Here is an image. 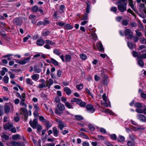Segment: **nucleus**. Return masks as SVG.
<instances>
[{
    "mask_svg": "<svg viewBox=\"0 0 146 146\" xmlns=\"http://www.w3.org/2000/svg\"><path fill=\"white\" fill-rule=\"evenodd\" d=\"M132 54L133 56L134 57H137L138 58V56H139L138 53L135 51H133L132 52Z\"/></svg>",
    "mask_w": 146,
    "mask_h": 146,
    "instance_id": "bf43d9fd",
    "label": "nucleus"
},
{
    "mask_svg": "<svg viewBox=\"0 0 146 146\" xmlns=\"http://www.w3.org/2000/svg\"><path fill=\"white\" fill-rule=\"evenodd\" d=\"M29 124L31 126L33 129L35 128L38 125L37 119H34L33 121L31 120L29 121Z\"/></svg>",
    "mask_w": 146,
    "mask_h": 146,
    "instance_id": "9d476101",
    "label": "nucleus"
},
{
    "mask_svg": "<svg viewBox=\"0 0 146 146\" xmlns=\"http://www.w3.org/2000/svg\"><path fill=\"white\" fill-rule=\"evenodd\" d=\"M88 127L89 129L91 131H94L95 129V127L91 124L89 125Z\"/></svg>",
    "mask_w": 146,
    "mask_h": 146,
    "instance_id": "864d4df0",
    "label": "nucleus"
},
{
    "mask_svg": "<svg viewBox=\"0 0 146 146\" xmlns=\"http://www.w3.org/2000/svg\"><path fill=\"white\" fill-rule=\"evenodd\" d=\"M141 59H139L138 61V64L141 67H143L144 65V63L141 60Z\"/></svg>",
    "mask_w": 146,
    "mask_h": 146,
    "instance_id": "a19ab883",
    "label": "nucleus"
},
{
    "mask_svg": "<svg viewBox=\"0 0 146 146\" xmlns=\"http://www.w3.org/2000/svg\"><path fill=\"white\" fill-rule=\"evenodd\" d=\"M146 58V53L142 55L140 54L138 56V59H142Z\"/></svg>",
    "mask_w": 146,
    "mask_h": 146,
    "instance_id": "e433bc0d",
    "label": "nucleus"
},
{
    "mask_svg": "<svg viewBox=\"0 0 146 146\" xmlns=\"http://www.w3.org/2000/svg\"><path fill=\"white\" fill-rule=\"evenodd\" d=\"M40 81L42 84H39L38 86V87L39 88H42L47 87L46 83L45 84V81L43 79H41Z\"/></svg>",
    "mask_w": 146,
    "mask_h": 146,
    "instance_id": "ddd939ff",
    "label": "nucleus"
},
{
    "mask_svg": "<svg viewBox=\"0 0 146 146\" xmlns=\"http://www.w3.org/2000/svg\"><path fill=\"white\" fill-rule=\"evenodd\" d=\"M50 60L52 63L55 65L57 66L58 65V62L55 59L53 58H50Z\"/></svg>",
    "mask_w": 146,
    "mask_h": 146,
    "instance_id": "c9c22d12",
    "label": "nucleus"
},
{
    "mask_svg": "<svg viewBox=\"0 0 146 146\" xmlns=\"http://www.w3.org/2000/svg\"><path fill=\"white\" fill-rule=\"evenodd\" d=\"M46 86L48 87V88H50V86L53 83V80L51 78H50L49 80L46 81Z\"/></svg>",
    "mask_w": 146,
    "mask_h": 146,
    "instance_id": "f3484780",
    "label": "nucleus"
},
{
    "mask_svg": "<svg viewBox=\"0 0 146 146\" xmlns=\"http://www.w3.org/2000/svg\"><path fill=\"white\" fill-rule=\"evenodd\" d=\"M96 46L99 51H102L104 50V48L101 42H99L97 43Z\"/></svg>",
    "mask_w": 146,
    "mask_h": 146,
    "instance_id": "dca6fc26",
    "label": "nucleus"
},
{
    "mask_svg": "<svg viewBox=\"0 0 146 146\" xmlns=\"http://www.w3.org/2000/svg\"><path fill=\"white\" fill-rule=\"evenodd\" d=\"M142 44H146V39L144 38H142L140 41Z\"/></svg>",
    "mask_w": 146,
    "mask_h": 146,
    "instance_id": "69168bd1",
    "label": "nucleus"
},
{
    "mask_svg": "<svg viewBox=\"0 0 146 146\" xmlns=\"http://www.w3.org/2000/svg\"><path fill=\"white\" fill-rule=\"evenodd\" d=\"M104 144L107 146H113V145L108 141H105L104 142Z\"/></svg>",
    "mask_w": 146,
    "mask_h": 146,
    "instance_id": "774afa93",
    "label": "nucleus"
},
{
    "mask_svg": "<svg viewBox=\"0 0 146 146\" xmlns=\"http://www.w3.org/2000/svg\"><path fill=\"white\" fill-rule=\"evenodd\" d=\"M9 78L7 76H5L4 77L3 81L6 84H7L9 82Z\"/></svg>",
    "mask_w": 146,
    "mask_h": 146,
    "instance_id": "79ce46f5",
    "label": "nucleus"
},
{
    "mask_svg": "<svg viewBox=\"0 0 146 146\" xmlns=\"http://www.w3.org/2000/svg\"><path fill=\"white\" fill-rule=\"evenodd\" d=\"M52 130L53 133V135L55 137H57L59 133V131L57 130L56 127H54L52 128Z\"/></svg>",
    "mask_w": 146,
    "mask_h": 146,
    "instance_id": "6ab92c4d",
    "label": "nucleus"
},
{
    "mask_svg": "<svg viewBox=\"0 0 146 146\" xmlns=\"http://www.w3.org/2000/svg\"><path fill=\"white\" fill-rule=\"evenodd\" d=\"M125 34L126 36H128L127 38L129 39H131L133 36L132 34V32L131 30L127 29L125 30Z\"/></svg>",
    "mask_w": 146,
    "mask_h": 146,
    "instance_id": "1a4fd4ad",
    "label": "nucleus"
},
{
    "mask_svg": "<svg viewBox=\"0 0 146 146\" xmlns=\"http://www.w3.org/2000/svg\"><path fill=\"white\" fill-rule=\"evenodd\" d=\"M129 5L132 9L135 11V8L134 7L133 4V1L132 0H128Z\"/></svg>",
    "mask_w": 146,
    "mask_h": 146,
    "instance_id": "cd10ccee",
    "label": "nucleus"
},
{
    "mask_svg": "<svg viewBox=\"0 0 146 146\" xmlns=\"http://www.w3.org/2000/svg\"><path fill=\"white\" fill-rule=\"evenodd\" d=\"M12 138L14 140L20 139H21V136L20 135L18 134H17L16 135H13L12 136Z\"/></svg>",
    "mask_w": 146,
    "mask_h": 146,
    "instance_id": "bb28decb",
    "label": "nucleus"
},
{
    "mask_svg": "<svg viewBox=\"0 0 146 146\" xmlns=\"http://www.w3.org/2000/svg\"><path fill=\"white\" fill-rule=\"evenodd\" d=\"M20 111H21V113L25 115L27 113V110L25 108H22L20 109Z\"/></svg>",
    "mask_w": 146,
    "mask_h": 146,
    "instance_id": "4c0bfd02",
    "label": "nucleus"
},
{
    "mask_svg": "<svg viewBox=\"0 0 146 146\" xmlns=\"http://www.w3.org/2000/svg\"><path fill=\"white\" fill-rule=\"evenodd\" d=\"M12 127H13V125L12 124L8 123L4 125V128L6 130H8L10 131Z\"/></svg>",
    "mask_w": 146,
    "mask_h": 146,
    "instance_id": "2eb2a0df",
    "label": "nucleus"
},
{
    "mask_svg": "<svg viewBox=\"0 0 146 146\" xmlns=\"http://www.w3.org/2000/svg\"><path fill=\"white\" fill-rule=\"evenodd\" d=\"M34 70L35 73H39L41 71L40 68H37L36 65H35L34 68Z\"/></svg>",
    "mask_w": 146,
    "mask_h": 146,
    "instance_id": "72a5a7b5",
    "label": "nucleus"
},
{
    "mask_svg": "<svg viewBox=\"0 0 146 146\" xmlns=\"http://www.w3.org/2000/svg\"><path fill=\"white\" fill-rule=\"evenodd\" d=\"M56 121L58 123V127L60 130H62L64 127L66 126L65 123L60 119H56Z\"/></svg>",
    "mask_w": 146,
    "mask_h": 146,
    "instance_id": "0eeeda50",
    "label": "nucleus"
},
{
    "mask_svg": "<svg viewBox=\"0 0 146 146\" xmlns=\"http://www.w3.org/2000/svg\"><path fill=\"white\" fill-rule=\"evenodd\" d=\"M45 44L44 46V47L47 49H49L51 48L50 46L55 44L54 43L50 40H46L45 41Z\"/></svg>",
    "mask_w": 146,
    "mask_h": 146,
    "instance_id": "423d86ee",
    "label": "nucleus"
},
{
    "mask_svg": "<svg viewBox=\"0 0 146 146\" xmlns=\"http://www.w3.org/2000/svg\"><path fill=\"white\" fill-rule=\"evenodd\" d=\"M130 26L132 27H136L137 26V24L135 22H133L130 23Z\"/></svg>",
    "mask_w": 146,
    "mask_h": 146,
    "instance_id": "338daca9",
    "label": "nucleus"
},
{
    "mask_svg": "<svg viewBox=\"0 0 146 146\" xmlns=\"http://www.w3.org/2000/svg\"><path fill=\"white\" fill-rule=\"evenodd\" d=\"M100 131L103 134H106V131L105 129L103 128H100Z\"/></svg>",
    "mask_w": 146,
    "mask_h": 146,
    "instance_id": "680f3d73",
    "label": "nucleus"
},
{
    "mask_svg": "<svg viewBox=\"0 0 146 146\" xmlns=\"http://www.w3.org/2000/svg\"><path fill=\"white\" fill-rule=\"evenodd\" d=\"M66 61L67 62H70L71 60V57L69 54H66L65 55Z\"/></svg>",
    "mask_w": 146,
    "mask_h": 146,
    "instance_id": "a878e982",
    "label": "nucleus"
},
{
    "mask_svg": "<svg viewBox=\"0 0 146 146\" xmlns=\"http://www.w3.org/2000/svg\"><path fill=\"white\" fill-rule=\"evenodd\" d=\"M136 35L138 37H141L142 36V34L139 31V29H137L135 31Z\"/></svg>",
    "mask_w": 146,
    "mask_h": 146,
    "instance_id": "3c124183",
    "label": "nucleus"
},
{
    "mask_svg": "<svg viewBox=\"0 0 146 146\" xmlns=\"http://www.w3.org/2000/svg\"><path fill=\"white\" fill-rule=\"evenodd\" d=\"M102 98L104 102L107 101L108 100V99L107 97L106 96V94L104 93L103 95L102 96Z\"/></svg>",
    "mask_w": 146,
    "mask_h": 146,
    "instance_id": "603ef678",
    "label": "nucleus"
},
{
    "mask_svg": "<svg viewBox=\"0 0 146 146\" xmlns=\"http://www.w3.org/2000/svg\"><path fill=\"white\" fill-rule=\"evenodd\" d=\"M65 104L66 106L69 109L73 108V106L68 102H66Z\"/></svg>",
    "mask_w": 146,
    "mask_h": 146,
    "instance_id": "f704fd0d",
    "label": "nucleus"
},
{
    "mask_svg": "<svg viewBox=\"0 0 146 146\" xmlns=\"http://www.w3.org/2000/svg\"><path fill=\"white\" fill-rule=\"evenodd\" d=\"M25 99H22L20 102V104L21 106H24L25 107H27V105L25 104Z\"/></svg>",
    "mask_w": 146,
    "mask_h": 146,
    "instance_id": "ea45409f",
    "label": "nucleus"
},
{
    "mask_svg": "<svg viewBox=\"0 0 146 146\" xmlns=\"http://www.w3.org/2000/svg\"><path fill=\"white\" fill-rule=\"evenodd\" d=\"M103 111L104 112L109 113L111 115H113L114 114V113L112 111L106 108L103 109Z\"/></svg>",
    "mask_w": 146,
    "mask_h": 146,
    "instance_id": "c756f323",
    "label": "nucleus"
},
{
    "mask_svg": "<svg viewBox=\"0 0 146 146\" xmlns=\"http://www.w3.org/2000/svg\"><path fill=\"white\" fill-rule=\"evenodd\" d=\"M91 36L92 38L95 40H96L97 39V37L95 33H92L91 34Z\"/></svg>",
    "mask_w": 146,
    "mask_h": 146,
    "instance_id": "09e8293b",
    "label": "nucleus"
},
{
    "mask_svg": "<svg viewBox=\"0 0 146 146\" xmlns=\"http://www.w3.org/2000/svg\"><path fill=\"white\" fill-rule=\"evenodd\" d=\"M45 124L46 126L47 129L50 128L52 126V124L48 121H46L45 123Z\"/></svg>",
    "mask_w": 146,
    "mask_h": 146,
    "instance_id": "a18cd8bd",
    "label": "nucleus"
},
{
    "mask_svg": "<svg viewBox=\"0 0 146 146\" xmlns=\"http://www.w3.org/2000/svg\"><path fill=\"white\" fill-rule=\"evenodd\" d=\"M125 140V137L122 136V135H119L118 137L117 140L119 142H122L124 141Z\"/></svg>",
    "mask_w": 146,
    "mask_h": 146,
    "instance_id": "473e14b6",
    "label": "nucleus"
},
{
    "mask_svg": "<svg viewBox=\"0 0 146 146\" xmlns=\"http://www.w3.org/2000/svg\"><path fill=\"white\" fill-rule=\"evenodd\" d=\"M134 106L136 108H140L143 106L142 104L140 103H135L134 105Z\"/></svg>",
    "mask_w": 146,
    "mask_h": 146,
    "instance_id": "c03bdc74",
    "label": "nucleus"
},
{
    "mask_svg": "<svg viewBox=\"0 0 146 146\" xmlns=\"http://www.w3.org/2000/svg\"><path fill=\"white\" fill-rule=\"evenodd\" d=\"M117 11V8L115 7H111L110 9V11L114 13H116Z\"/></svg>",
    "mask_w": 146,
    "mask_h": 146,
    "instance_id": "5fc2aeb1",
    "label": "nucleus"
},
{
    "mask_svg": "<svg viewBox=\"0 0 146 146\" xmlns=\"http://www.w3.org/2000/svg\"><path fill=\"white\" fill-rule=\"evenodd\" d=\"M31 59V56L25 58L21 60V65H24L28 63Z\"/></svg>",
    "mask_w": 146,
    "mask_h": 146,
    "instance_id": "4468645a",
    "label": "nucleus"
},
{
    "mask_svg": "<svg viewBox=\"0 0 146 146\" xmlns=\"http://www.w3.org/2000/svg\"><path fill=\"white\" fill-rule=\"evenodd\" d=\"M86 91L87 93L92 98H93V96L92 94L91 93L90 90L87 88H86Z\"/></svg>",
    "mask_w": 146,
    "mask_h": 146,
    "instance_id": "6e6d98bb",
    "label": "nucleus"
},
{
    "mask_svg": "<svg viewBox=\"0 0 146 146\" xmlns=\"http://www.w3.org/2000/svg\"><path fill=\"white\" fill-rule=\"evenodd\" d=\"M64 90L68 95H70L71 93V90L68 87H64Z\"/></svg>",
    "mask_w": 146,
    "mask_h": 146,
    "instance_id": "412c9836",
    "label": "nucleus"
},
{
    "mask_svg": "<svg viewBox=\"0 0 146 146\" xmlns=\"http://www.w3.org/2000/svg\"><path fill=\"white\" fill-rule=\"evenodd\" d=\"M50 33L48 31H43L42 32V34L43 36H46L47 35Z\"/></svg>",
    "mask_w": 146,
    "mask_h": 146,
    "instance_id": "8fccbe9b",
    "label": "nucleus"
},
{
    "mask_svg": "<svg viewBox=\"0 0 146 146\" xmlns=\"http://www.w3.org/2000/svg\"><path fill=\"white\" fill-rule=\"evenodd\" d=\"M2 70L0 71V74L2 76H4L5 74V72L8 71L7 69L5 68H2Z\"/></svg>",
    "mask_w": 146,
    "mask_h": 146,
    "instance_id": "c85d7f7f",
    "label": "nucleus"
},
{
    "mask_svg": "<svg viewBox=\"0 0 146 146\" xmlns=\"http://www.w3.org/2000/svg\"><path fill=\"white\" fill-rule=\"evenodd\" d=\"M4 110L5 113L7 114L10 112L14 111V107L13 105L10 104H6L4 106Z\"/></svg>",
    "mask_w": 146,
    "mask_h": 146,
    "instance_id": "20e7f679",
    "label": "nucleus"
},
{
    "mask_svg": "<svg viewBox=\"0 0 146 146\" xmlns=\"http://www.w3.org/2000/svg\"><path fill=\"white\" fill-rule=\"evenodd\" d=\"M118 5L117 8L118 10L120 12L123 13L126 10L127 4L122 3L120 1H119L117 3Z\"/></svg>",
    "mask_w": 146,
    "mask_h": 146,
    "instance_id": "f03ea898",
    "label": "nucleus"
},
{
    "mask_svg": "<svg viewBox=\"0 0 146 146\" xmlns=\"http://www.w3.org/2000/svg\"><path fill=\"white\" fill-rule=\"evenodd\" d=\"M102 77L103 78L102 82L105 85H107L108 83V76L103 72L101 73Z\"/></svg>",
    "mask_w": 146,
    "mask_h": 146,
    "instance_id": "6e6552de",
    "label": "nucleus"
},
{
    "mask_svg": "<svg viewBox=\"0 0 146 146\" xmlns=\"http://www.w3.org/2000/svg\"><path fill=\"white\" fill-rule=\"evenodd\" d=\"M31 37V36L29 35H28L27 36L25 37L23 39V41L24 42H26L27 40L29 39V38Z\"/></svg>",
    "mask_w": 146,
    "mask_h": 146,
    "instance_id": "13d9d810",
    "label": "nucleus"
},
{
    "mask_svg": "<svg viewBox=\"0 0 146 146\" xmlns=\"http://www.w3.org/2000/svg\"><path fill=\"white\" fill-rule=\"evenodd\" d=\"M80 58L83 60H85L87 58V56L84 53H82L80 55Z\"/></svg>",
    "mask_w": 146,
    "mask_h": 146,
    "instance_id": "2f4dec72",
    "label": "nucleus"
},
{
    "mask_svg": "<svg viewBox=\"0 0 146 146\" xmlns=\"http://www.w3.org/2000/svg\"><path fill=\"white\" fill-rule=\"evenodd\" d=\"M2 137L6 140H7L9 139V136L6 134L3 135Z\"/></svg>",
    "mask_w": 146,
    "mask_h": 146,
    "instance_id": "052dcab7",
    "label": "nucleus"
},
{
    "mask_svg": "<svg viewBox=\"0 0 146 146\" xmlns=\"http://www.w3.org/2000/svg\"><path fill=\"white\" fill-rule=\"evenodd\" d=\"M70 102L72 104H73L74 102H76L80 107H84L86 105V103L82 101L81 99H77L76 98H73L70 100Z\"/></svg>",
    "mask_w": 146,
    "mask_h": 146,
    "instance_id": "7ed1b4c3",
    "label": "nucleus"
},
{
    "mask_svg": "<svg viewBox=\"0 0 146 146\" xmlns=\"http://www.w3.org/2000/svg\"><path fill=\"white\" fill-rule=\"evenodd\" d=\"M38 10V7L36 6H34L32 8V11L34 12H36Z\"/></svg>",
    "mask_w": 146,
    "mask_h": 146,
    "instance_id": "58836bf2",
    "label": "nucleus"
},
{
    "mask_svg": "<svg viewBox=\"0 0 146 146\" xmlns=\"http://www.w3.org/2000/svg\"><path fill=\"white\" fill-rule=\"evenodd\" d=\"M8 73L10 74L9 76L11 79H13L15 78V75L13 74L11 72H9Z\"/></svg>",
    "mask_w": 146,
    "mask_h": 146,
    "instance_id": "0e129e2a",
    "label": "nucleus"
},
{
    "mask_svg": "<svg viewBox=\"0 0 146 146\" xmlns=\"http://www.w3.org/2000/svg\"><path fill=\"white\" fill-rule=\"evenodd\" d=\"M104 102H105L104 103H101V105L103 104L106 107H108L109 106L110 107V103L109 100H108L107 101Z\"/></svg>",
    "mask_w": 146,
    "mask_h": 146,
    "instance_id": "7c9ffc66",
    "label": "nucleus"
},
{
    "mask_svg": "<svg viewBox=\"0 0 146 146\" xmlns=\"http://www.w3.org/2000/svg\"><path fill=\"white\" fill-rule=\"evenodd\" d=\"M73 28V27L69 24H66L64 26V29L67 30L72 29Z\"/></svg>",
    "mask_w": 146,
    "mask_h": 146,
    "instance_id": "5701e85b",
    "label": "nucleus"
},
{
    "mask_svg": "<svg viewBox=\"0 0 146 146\" xmlns=\"http://www.w3.org/2000/svg\"><path fill=\"white\" fill-rule=\"evenodd\" d=\"M86 108L88 111L90 113H93L95 110L94 108L92 105H88L86 106Z\"/></svg>",
    "mask_w": 146,
    "mask_h": 146,
    "instance_id": "9b49d317",
    "label": "nucleus"
},
{
    "mask_svg": "<svg viewBox=\"0 0 146 146\" xmlns=\"http://www.w3.org/2000/svg\"><path fill=\"white\" fill-rule=\"evenodd\" d=\"M122 23L123 25L126 26L128 25V22L127 20H123L122 21Z\"/></svg>",
    "mask_w": 146,
    "mask_h": 146,
    "instance_id": "4d7b16f0",
    "label": "nucleus"
},
{
    "mask_svg": "<svg viewBox=\"0 0 146 146\" xmlns=\"http://www.w3.org/2000/svg\"><path fill=\"white\" fill-rule=\"evenodd\" d=\"M76 88L78 90H81L83 88V85L82 84H80L76 86Z\"/></svg>",
    "mask_w": 146,
    "mask_h": 146,
    "instance_id": "de8ad7c7",
    "label": "nucleus"
},
{
    "mask_svg": "<svg viewBox=\"0 0 146 146\" xmlns=\"http://www.w3.org/2000/svg\"><path fill=\"white\" fill-rule=\"evenodd\" d=\"M26 82L27 84H29L31 85H33L34 84V82L30 78H26Z\"/></svg>",
    "mask_w": 146,
    "mask_h": 146,
    "instance_id": "b1692460",
    "label": "nucleus"
},
{
    "mask_svg": "<svg viewBox=\"0 0 146 146\" xmlns=\"http://www.w3.org/2000/svg\"><path fill=\"white\" fill-rule=\"evenodd\" d=\"M45 42V41L42 39H38L36 42V44L38 46H41L43 45Z\"/></svg>",
    "mask_w": 146,
    "mask_h": 146,
    "instance_id": "a211bd4d",
    "label": "nucleus"
},
{
    "mask_svg": "<svg viewBox=\"0 0 146 146\" xmlns=\"http://www.w3.org/2000/svg\"><path fill=\"white\" fill-rule=\"evenodd\" d=\"M13 22L15 25L20 26L23 23V19L21 17H16L13 20Z\"/></svg>",
    "mask_w": 146,
    "mask_h": 146,
    "instance_id": "39448f33",
    "label": "nucleus"
},
{
    "mask_svg": "<svg viewBox=\"0 0 146 146\" xmlns=\"http://www.w3.org/2000/svg\"><path fill=\"white\" fill-rule=\"evenodd\" d=\"M65 109L64 105L62 103H59L57 105V108L55 109L54 112L55 114L60 115Z\"/></svg>",
    "mask_w": 146,
    "mask_h": 146,
    "instance_id": "f257e3e1",
    "label": "nucleus"
},
{
    "mask_svg": "<svg viewBox=\"0 0 146 146\" xmlns=\"http://www.w3.org/2000/svg\"><path fill=\"white\" fill-rule=\"evenodd\" d=\"M110 136L111 139L114 140H116L117 139V136L115 134L110 135Z\"/></svg>",
    "mask_w": 146,
    "mask_h": 146,
    "instance_id": "49530a36",
    "label": "nucleus"
},
{
    "mask_svg": "<svg viewBox=\"0 0 146 146\" xmlns=\"http://www.w3.org/2000/svg\"><path fill=\"white\" fill-rule=\"evenodd\" d=\"M86 3L87 4V6L86 8V12L88 14L89 13V11L90 9V3L89 1H88L86 2Z\"/></svg>",
    "mask_w": 146,
    "mask_h": 146,
    "instance_id": "393cba45",
    "label": "nucleus"
},
{
    "mask_svg": "<svg viewBox=\"0 0 146 146\" xmlns=\"http://www.w3.org/2000/svg\"><path fill=\"white\" fill-rule=\"evenodd\" d=\"M11 144L12 145L14 146H24V143L20 141L17 142L13 141L11 142Z\"/></svg>",
    "mask_w": 146,
    "mask_h": 146,
    "instance_id": "f8f14e48",
    "label": "nucleus"
},
{
    "mask_svg": "<svg viewBox=\"0 0 146 146\" xmlns=\"http://www.w3.org/2000/svg\"><path fill=\"white\" fill-rule=\"evenodd\" d=\"M31 78L33 80L36 81L39 79V75L38 74H34L31 76Z\"/></svg>",
    "mask_w": 146,
    "mask_h": 146,
    "instance_id": "aec40b11",
    "label": "nucleus"
},
{
    "mask_svg": "<svg viewBox=\"0 0 146 146\" xmlns=\"http://www.w3.org/2000/svg\"><path fill=\"white\" fill-rule=\"evenodd\" d=\"M53 52L54 54L58 56H60L61 53L60 51V50L56 48L53 50Z\"/></svg>",
    "mask_w": 146,
    "mask_h": 146,
    "instance_id": "4be33fe9",
    "label": "nucleus"
},
{
    "mask_svg": "<svg viewBox=\"0 0 146 146\" xmlns=\"http://www.w3.org/2000/svg\"><path fill=\"white\" fill-rule=\"evenodd\" d=\"M136 111L139 113H143V110H142L140 108H138L136 109Z\"/></svg>",
    "mask_w": 146,
    "mask_h": 146,
    "instance_id": "e2e57ef3",
    "label": "nucleus"
},
{
    "mask_svg": "<svg viewBox=\"0 0 146 146\" xmlns=\"http://www.w3.org/2000/svg\"><path fill=\"white\" fill-rule=\"evenodd\" d=\"M128 146H134L135 144L134 142L131 141H128L127 143Z\"/></svg>",
    "mask_w": 146,
    "mask_h": 146,
    "instance_id": "37998d69",
    "label": "nucleus"
}]
</instances>
